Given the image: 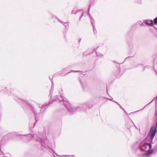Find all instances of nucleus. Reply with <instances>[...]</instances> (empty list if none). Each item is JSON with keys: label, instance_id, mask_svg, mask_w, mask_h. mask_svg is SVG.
Here are the masks:
<instances>
[{"label": "nucleus", "instance_id": "1", "mask_svg": "<svg viewBox=\"0 0 157 157\" xmlns=\"http://www.w3.org/2000/svg\"><path fill=\"white\" fill-rule=\"evenodd\" d=\"M19 136L20 137H25L26 139L29 140L34 138V140L36 141L39 142L41 146L44 148H47L48 147L49 141L44 136L43 137L42 135H40L38 136L36 134L32 135L31 134H29L23 136L20 135Z\"/></svg>", "mask_w": 157, "mask_h": 157}, {"label": "nucleus", "instance_id": "2", "mask_svg": "<svg viewBox=\"0 0 157 157\" xmlns=\"http://www.w3.org/2000/svg\"><path fill=\"white\" fill-rule=\"evenodd\" d=\"M53 98V101H54L58 100L60 102L63 101L66 108L71 113H73L76 110H78L79 111H80L81 110L80 107L72 108L71 106V104L67 101L66 99L64 98L63 94L60 95V98H58L57 96H55Z\"/></svg>", "mask_w": 157, "mask_h": 157}, {"label": "nucleus", "instance_id": "3", "mask_svg": "<svg viewBox=\"0 0 157 157\" xmlns=\"http://www.w3.org/2000/svg\"><path fill=\"white\" fill-rule=\"evenodd\" d=\"M140 150L142 151H145L147 152L144 154V155L148 156L153 152V150H150L151 148V145L150 143H141L139 146Z\"/></svg>", "mask_w": 157, "mask_h": 157}, {"label": "nucleus", "instance_id": "4", "mask_svg": "<svg viewBox=\"0 0 157 157\" xmlns=\"http://www.w3.org/2000/svg\"><path fill=\"white\" fill-rule=\"evenodd\" d=\"M16 100L18 102H19V103H23V104H25L26 105H29L30 106V107L31 108V109H32V111L33 112H34V114L35 115V120L36 121V122L34 123V125L33 126V127H34L35 125L36 122H37L39 120V117H37V113L35 111V109H34V108L31 105H29L28 103V102L25 101L21 99H19V98H18V99H16Z\"/></svg>", "mask_w": 157, "mask_h": 157}, {"label": "nucleus", "instance_id": "5", "mask_svg": "<svg viewBox=\"0 0 157 157\" xmlns=\"http://www.w3.org/2000/svg\"><path fill=\"white\" fill-rule=\"evenodd\" d=\"M145 25H147L150 26H152L154 25L153 21L152 20H146L142 23L141 25L144 26Z\"/></svg>", "mask_w": 157, "mask_h": 157}, {"label": "nucleus", "instance_id": "6", "mask_svg": "<svg viewBox=\"0 0 157 157\" xmlns=\"http://www.w3.org/2000/svg\"><path fill=\"white\" fill-rule=\"evenodd\" d=\"M81 11V10H77L75 8H74L72 11L71 13H72V14H76V13L78 11Z\"/></svg>", "mask_w": 157, "mask_h": 157}, {"label": "nucleus", "instance_id": "7", "mask_svg": "<svg viewBox=\"0 0 157 157\" xmlns=\"http://www.w3.org/2000/svg\"><path fill=\"white\" fill-rule=\"evenodd\" d=\"M90 54L91 53L89 52V50H87L83 53V55L84 56H87Z\"/></svg>", "mask_w": 157, "mask_h": 157}, {"label": "nucleus", "instance_id": "8", "mask_svg": "<svg viewBox=\"0 0 157 157\" xmlns=\"http://www.w3.org/2000/svg\"><path fill=\"white\" fill-rule=\"evenodd\" d=\"M85 106H87L88 108H90L92 107V105H89L88 103H85L83 104V106L85 107Z\"/></svg>", "mask_w": 157, "mask_h": 157}, {"label": "nucleus", "instance_id": "9", "mask_svg": "<svg viewBox=\"0 0 157 157\" xmlns=\"http://www.w3.org/2000/svg\"><path fill=\"white\" fill-rule=\"evenodd\" d=\"M91 23L93 27V29H94L95 28L94 27V21L93 19L92 18V19H91Z\"/></svg>", "mask_w": 157, "mask_h": 157}, {"label": "nucleus", "instance_id": "10", "mask_svg": "<svg viewBox=\"0 0 157 157\" xmlns=\"http://www.w3.org/2000/svg\"><path fill=\"white\" fill-rule=\"evenodd\" d=\"M69 23L68 22H64L63 25L66 28H67L69 26Z\"/></svg>", "mask_w": 157, "mask_h": 157}, {"label": "nucleus", "instance_id": "11", "mask_svg": "<svg viewBox=\"0 0 157 157\" xmlns=\"http://www.w3.org/2000/svg\"><path fill=\"white\" fill-rule=\"evenodd\" d=\"M96 52V53L97 55L98 56L101 57L103 56V54L101 53H97Z\"/></svg>", "mask_w": 157, "mask_h": 157}, {"label": "nucleus", "instance_id": "12", "mask_svg": "<svg viewBox=\"0 0 157 157\" xmlns=\"http://www.w3.org/2000/svg\"><path fill=\"white\" fill-rule=\"evenodd\" d=\"M153 23L156 25H157V17L155 18L153 21Z\"/></svg>", "mask_w": 157, "mask_h": 157}, {"label": "nucleus", "instance_id": "13", "mask_svg": "<svg viewBox=\"0 0 157 157\" xmlns=\"http://www.w3.org/2000/svg\"><path fill=\"white\" fill-rule=\"evenodd\" d=\"M56 18L59 22L61 23L62 24H63L64 23L62 21L58 19V18Z\"/></svg>", "mask_w": 157, "mask_h": 157}, {"label": "nucleus", "instance_id": "14", "mask_svg": "<svg viewBox=\"0 0 157 157\" xmlns=\"http://www.w3.org/2000/svg\"><path fill=\"white\" fill-rule=\"evenodd\" d=\"M52 86H51V90H52V89H53L54 88V83L53 82V81H52Z\"/></svg>", "mask_w": 157, "mask_h": 157}, {"label": "nucleus", "instance_id": "15", "mask_svg": "<svg viewBox=\"0 0 157 157\" xmlns=\"http://www.w3.org/2000/svg\"><path fill=\"white\" fill-rule=\"evenodd\" d=\"M47 105V104H44L43 105H42V106L41 107V108H44L45 106H46Z\"/></svg>", "mask_w": 157, "mask_h": 157}, {"label": "nucleus", "instance_id": "16", "mask_svg": "<svg viewBox=\"0 0 157 157\" xmlns=\"http://www.w3.org/2000/svg\"><path fill=\"white\" fill-rule=\"evenodd\" d=\"M114 101V102H115V103H116L118 105H120V107H121V109H123V108H122V107H121V105H120L119 103H118L117 102L115 101Z\"/></svg>", "mask_w": 157, "mask_h": 157}, {"label": "nucleus", "instance_id": "17", "mask_svg": "<svg viewBox=\"0 0 157 157\" xmlns=\"http://www.w3.org/2000/svg\"><path fill=\"white\" fill-rule=\"evenodd\" d=\"M91 4L89 6L88 8V13H89V12H90V9L91 8Z\"/></svg>", "mask_w": 157, "mask_h": 157}, {"label": "nucleus", "instance_id": "18", "mask_svg": "<svg viewBox=\"0 0 157 157\" xmlns=\"http://www.w3.org/2000/svg\"><path fill=\"white\" fill-rule=\"evenodd\" d=\"M74 72L73 71H71L70 72H68V73H67V74H69L71 72ZM75 72H79V71H74Z\"/></svg>", "mask_w": 157, "mask_h": 157}, {"label": "nucleus", "instance_id": "19", "mask_svg": "<svg viewBox=\"0 0 157 157\" xmlns=\"http://www.w3.org/2000/svg\"><path fill=\"white\" fill-rule=\"evenodd\" d=\"M83 13H84L83 12H82L81 16H80V17H79V19H81V18H82V16L83 14Z\"/></svg>", "mask_w": 157, "mask_h": 157}, {"label": "nucleus", "instance_id": "20", "mask_svg": "<svg viewBox=\"0 0 157 157\" xmlns=\"http://www.w3.org/2000/svg\"><path fill=\"white\" fill-rule=\"evenodd\" d=\"M0 154H2V155H3L4 154V153H3L2 151L1 150H0Z\"/></svg>", "mask_w": 157, "mask_h": 157}, {"label": "nucleus", "instance_id": "21", "mask_svg": "<svg viewBox=\"0 0 157 157\" xmlns=\"http://www.w3.org/2000/svg\"><path fill=\"white\" fill-rule=\"evenodd\" d=\"M88 14L90 16V18L92 19V17H91V16L90 15V14L89 13H88Z\"/></svg>", "mask_w": 157, "mask_h": 157}, {"label": "nucleus", "instance_id": "22", "mask_svg": "<svg viewBox=\"0 0 157 157\" xmlns=\"http://www.w3.org/2000/svg\"><path fill=\"white\" fill-rule=\"evenodd\" d=\"M94 32V34H96L97 33V30H93Z\"/></svg>", "mask_w": 157, "mask_h": 157}, {"label": "nucleus", "instance_id": "23", "mask_svg": "<svg viewBox=\"0 0 157 157\" xmlns=\"http://www.w3.org/2000/svg\"><path fill=\"white\" fill-rule=\"evenodd\" d=\"M108 99L109 100H110V101H113V98H112L111 99H109V98H108Z\"/></svg>", "mask_w": 157, "mask_h": 157}, {"label": "nucleus", "instance_id": "24", "mask_svg": "<svg viewBox=\"0 0 157 157\" xmlns=\"http://www.w3.org/2000/svg\"><path fill=\"white\" fill-rule=\"evenodd\" d=\"M80 82H81V84L82 85V84L81 81V80H80Z\"/></svg>", "mask_w": 157, "mask_h": 157}, {"label": "nucleus", "instance_id": "25", "mask_svg": "<svg viewBox=\"0 0 157 157\" xmlns=\"http://www.w3.org/2000/svg\"><path fill=\"white\" fill-rule=\"evenodd\" d=\"M154 99L153 100L151 101V102H150V103H149V104H150V103H151V102H152L153 101H154Z\"/></svg>", "mask_w": 157, "mask_h": 157}, {"label": "nucleus", "instance_id": "26", "mask_svg": "<svg viewBox=\"0 0 157 157\" xmlns=\"http://www.w3.org/2000/svg\"><path fill=\"white\" fill-rule=\"evenodd\" d=\"M113 62H114V63H116V62H115V61H114V60H113Z\"/></svg>", "mask_w": 157, "mask_h": 157}, {"label": "nucleus", "instance_id": "27", "mask_svg": "<svg viewBox=\"0 0 157 157\" xmlns=\"http://www.w3.org/2000/svg\"><path fill=\"white\" fill-rule=\"evenodd\" d=\"M94 51H95V50H96V49H95V48H94Z\"/></svg>", "mask_w": 157, "mask_h": 157}, {"label": "nucleus", "instance_id": "28", "mask_svg": "<svg viewBox=\"0 0 157 157\" xmlns=\"http://www.w3.org/2000/svg\"><path fill=\"white\" fill-rule=\"evenodd\" d=\"M141 22V21H140V22H139V24H140V22Z\"/></svg>", "mask_w": 157, "mask_h": 157}, {"label": "nucleus", "instance_id": "29", "mask_svg": "<svg viewBox=\"0 0 157 157\" xmlns=\"http://www.w3.org/2000/svg\"><path fill=\"white\" fill-rule=\"evenodd\" d=\"M80 40H81V39L79 41V42H80Z\"/></svg>", "mask_w": 157, "mask_h": 157}, {"label": "nucleus", "instance_id": "30", "mask_svg": "<svg viewBox=\"0 0 157 157\" xmlns=\"http://www.w3.org/2000/svg\"><path fill=\"white\" fill-rule=\"evenodd\" d=\"M123 109V110L124 111V112H125V110H124V109Z\"/></svg>", "mask_w": 157, "mask_h": 157}, {"label": "nucleus", "instance_id": "31", "mask_svg": "<svg viewBox=\"0 0 157 157\" xmlns=\"http://www.w3.org/2000/svg\"><path fill=\"white\" fill-rule=\"evenodd\" d=\"M156 98H157V96Z\"/></svg>", "mask_w": 157, "mask_h": 157}]
</instances>
